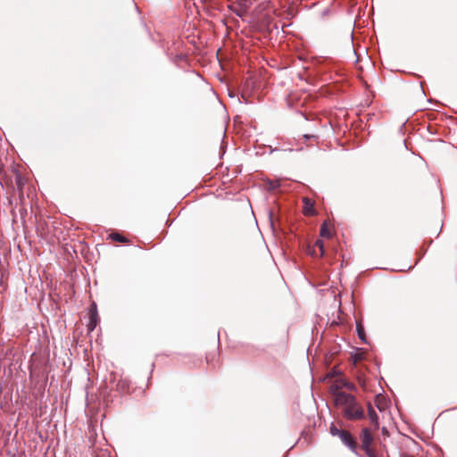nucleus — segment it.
Segmentation results:
<instances>
[{"label": "nucleus", "instance_id": "obj_1", "mask_svg": "<svg viewBox=\"0 0 457 457\" xmlns=\"http://www.w3.org/2000/svg\"><path fill=\"white\" fill-rule=\"evenodd\" d=\"M334 403L346 420H358L365 416L361 403L350 394H337Z\"/></svg>", "mask_w": 457, "mask_h": 457}, {"label": "nucleus", "instance_id": "obj_2", "mask_svg": "<svg viewBox=\"0 0 457 457\" xmlns=\"http://www.w3.org/2000/svg\"><path fill=\"white\" fill-rule=\"evenodd\" d=\"M88 323L87 324V328L88 332H92L99 322V316L96 310V304L93 303L88 311Z\"/></svg>", "mask_w": 457, "mask_h": 457}, {"label": "nucleus", "instance_id": "obj_15", "mask_svg": "<svg viewBox=\"0 0 457 457\" xmlns=\"http://www.w3.org/2000/svg\"><path fill=\"white\" fill-rule=\"evenodd\" d=\"M357 331H358V335H359L360 338L363 340L364 331H363V328H361V326H360V325L357 326Z\"/></svg>", "mask_w": 457, "mask_h": 457}, {"label": "nucleus", "instance_id": "obj_13", "mask_svg": "<svg viewBox=\"0 0 457 457\" xmlns=\"http://www.w3.org/2000/svg\"><path fill=\"white\" fill-rule=\"evenodd\" d=\"M344 388H345V389H347L349 391H355L356 390V386H354V384L349 382L346 378L345 380Z\"/></svg>", "mask_w": 457, "mask_h": 457}, {"label": "nucleus", "instance_id": "obj_16", "mask_svg": "<svg viewBox=\"0 0 457 457\" xmlns=\"http://www.w3.org/2000/svg\"><path fill=\"white\" fill-rule=\"evenodd\" d=\"M236 12L237 13V15L242 16L245 12V10L240 8V9L237 10Z\"/></svg>", "mask_w": 457, "mask_h": 457}, {"label": "nucleus", "instance_id": "obj_11", "mask_svg": "<svg viewBox=\"0 0 457 457\" xmlns=\"http://www.w3.org/2000/svg\"><path fill=\"white\" fill-rule=\"evenodd\" d=\"M117 386L121 392H126L129 387V381L126 379L120 380Z\"/></svg>", "mask_w": 457, "mask_h": 457}, {"label": "nucleus", "instance_id": "obj_14", "mask_svg": "<svg viewBox=\"0 0 457 457\" xmlns=\"http://www.w3.org/2000/svg\"><path fill=\"white\" fill-rule=\"evenodd\" d=\"M111 237H112L113 240L118 241V242H122V243H123V242H127V240L125 239V237H122V236H120V235H119V234H117V233H115V234H112V235H111Z\"/></svg>", "mask_w": 457, "mask_h": 457}, {"label": "nucleus", "instance_id": "obj_7", "mask_svg": "<svg viewBox=\"0 0 457 457\" xmlns=\"http://www.w3.org/2000/svg\"><path fill=\"white\" fill-rule=\"evenodd\" d=\"M368 415L371 424L374 425L375 428H378L379 425L378 417L370 403H368Z\"/></svg>", "mask_w": 457, "mask_h": 457}, {"label": "nucleus", "instance_id": "obj_3", "mask_svg": "<svg viewBox=\"0 0 457 457\" xmlns=\"http://www.w3.org/2000/svg\"><path fill=\"white\" fill-rule=\"evenodd\" d=\"M361 442L362 448L366 451L367 454L371 456V445L373 442V436L370 429L367 428L361 430Z\"/></svg>", "mask_w": 457, "mask_h": 457}, {"label": "nucleus", "instance_id": "obj_5", "mask_svg": "<svg viewBox=\"0 0 457 457\" xmlns=\"http://www.w3.org/2000/svg\"><path fill=\"white\" fill-rule=\"evenodd\" d=\"M343 444H345L349 449L353 452H356L357 449V444L353 436L346 430H344L342 433H340V436H338Z\"/></svg>", "mask_w": 457, "mask_h": 457}, {"label": "nucleus", "instance_id": "obj_4", "mask_svg": "<svg viewBox=\"0 0 457 457\" xmlns=\"http://www.w3.org/2000/svg\"><path fill=\"white\" fill-rule=\"evenodd\" d=\"M345 378L343 377H339L334 379L332 384L330 385V393L333 395L334 400L337 398V394H345L342 391L344 388Z\"/></svg>", "mask_w": 457, "mask_h": 457}, {"label": "nucleus", "instance_id": "obj_8", "mask_svg": "<svg viewBox=\"0 0 457 457\" xmlns=\"http://www.w3.org/2000/svg\"><path fill=\"white\" fill-rule=\"evenodd\" d=\"M303 213L304 215L311 216L314 214L313 204L309 198H303Z\"/></svg>", "mask_w": 457, "mask_h": 457}, {"label": "nucleus", "instance_id": "obj_10", "mask_svg": "<svg viewBox=\"0 0 457 457\" xmlns=\"http://www.w3.org/2000/svg\"><path fill=\"white\" fill-rule=\"evenodd\" d=\"M316 247H317V248H319V252H320V254H319V255H320V257H321V256H323V255H324V252H325V251H324V244H323L322 240L318 239V240L315 242V245H314V246H313V249L310 252V253H311L312 255L316 254V252H315V248H316Z\"/></svg>", "mask_w": 457, "mask_h": 457}, {"label": "nucleus", "instance_id": "obj_9", "mask_svg": "<svg viewBox=\"0 0 457 457\" xmlns=\"http://www.w3.org/2000/svg\"><path fill=\"white\" fill-rule=\"evenodd\" d=\"M375 404L377 406V408L379 410V411H384L386 409L388 403H387V401L386 399L385 396H383L382 395H378L375 398Z\"/></svg>", "mask_w": 457, "mask_h": 457}, {"label": "nucleus", "instance_id": "obj_6", "mask_svg": "<svg viewBox=\"0 0 457 457\" xmlns=\"http://www.w3.org/2000/svg\"><path fill=\"white\" fill-rule=\"evenodd\" d=\"M332 234V224L328 220L324 221L320 228V236L322 237L330 238Z\"/></svg>", "mask_w": 457, "mask_h": 457}, {"label": "nucleus", "instance_id": "obj_12", "mask_svg": "<svg viewBox=\"0 0 457 457\" xmlns=\"http://www.w3.org/2000/svg\"><path fill=\"white\" fill-rule=\"evenodd\" d=\"M329 431L331 433L332 436H340V433H342L344 430L343 429H339L337 428L336 425L334 424H331L330 428H329Z\"/></svg>", "mask_w": 457, "mask_h": 457}]
</instances>
